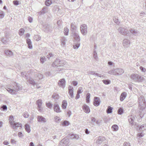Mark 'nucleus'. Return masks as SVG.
Masks as SVG:
<instances>
[{"label":"nucleus","instance_id":"0e129e2a","mask_svg":"<svg viewBox=\"0 0 146 146\" xmlns=\"http://www.w3.org/2000/svg\"><path fill=\"white\" fill-rule=\"evenodd\" d=\"M53 56V55L51 53H49L47 55V57L49 59L50 57Z\"/></svg>","mask_w":146,"mask_h":146},{"label":"nucleus","instance_id":"a878e982","mask_svg":"<svg viewBox=\"0 0 146 146\" xmlns=\"http://www.w3.org/2000/svg\"><path fill=\"white\" fill-rule=\"evenodd\" d=\"M66 40L65 38H62L61 39V45L62 46H64L66 44Z\"/></svg>","mask_w":146,"mask_h":146},{"label":"nucleus","instance_id":"cd10ccee","mask_svg":"<svg viewBox=\"0 0 146 146\" xmlns=\"http://www.w3.org/2000/svg\"><path fill=\"white\" fill-rule=\"evenodd\" d=\"M25 129L28 133H29L30 132V126L29 124H26L25 125Z\"/></svg>","mask_w":146,"mask_h":146},{"label":"nucleus","instance_id":"603ef678","mask_svg":"<svg viewBox=\"0 0 146 146\" xmlns=\"http://www.w3.org/2000/svg\"><path fill=\"white\" fill-rule=\"evenodd\" d=\"M21 74L23 77H25V78L26 80L27 79V77L26 75V74L25 72H21Z\"/></svg>","mask_w":146,"mask_h":146},{"label":"nucleus","instance_id":"f03ea898","mask_svg":"<svg viewBox=\"0 0 146 146\" xmlns=\"http://www.w3.org/2000/svg\"><path fill=\"white\" fill-rule=\"evenodd\" d=\"M139 106L140 108L139 113L140 116L144 114V110L146 106V102L144 97L141 96L138 98Z\"/></svg>","mask_w":146,"mask_h":146},{"label":"nucleus","instance_id":"6ab92c4d","mask_svg":"<svg viewBox=\"0 0 146 146\" xmlns=\"http://www.w3.org/2000/svg\"><path fill=\"white\" fill-rule=\"evenodd\" d=\"M126 95V93L125 92H123L121 94L120 98V100L121 101H123L125 98Z\"/></svg>","mask_w":146,"mask_h":146},{"label":"nucleus","instance_id":"49530a36","mask_svg":"<svg viewBox=\"0 0 146 146\" xmlns=\"http://www.w3.org/2000/svg\"><path fill=\"white\" fill-rule=\"evenodd\" d=\"M103 82L105 84L107 85L110 84V81L109 80H102Z\"/></svg>","mask_w":146,"mask_h":146},{"label":"nucleus","instance_id":"412c9836","mask_svg":"<svg viewBox=\"0 0 146 146\" xmlns=\"http://www.w3.org/2000/svg\"><path fill=\"white\" fill-rule=\"evenodd\" d=\"M70 137L72 139H78L79 138V136L77 134H72L69 135Z\"/></svg>","mask_w":146,"mask_h":146},{"label":"nucleus","instance_id":"4468645a","mask_svg":"<svg viewBox=\"0 0 146 146\" xmlns=\"http://www.w3.org/2000/svg\"><path fill=\"white\" fill-rule=\"evenodd\" d=\"M72 34L73 36L74 39L77 42H80V37L78 34L76 32H75Z\"/></svg>","mask_w":146,"mask_h":146},{"label":"nucleus","instance_id":"9b49d317","mask_svg":"<svg viewBox=\"0 0 146 146\" xmlns=\"http://www.w3.org/2000/svg\"><path fill=\"white\" fill-rule=\"evenodd\" d=\"M37 121L39 122L45 123L46 121V119L41 115L38 116H37Z\"/></svg>","mask_w":146,"mask_h":146},{"label":"nucleus","instance_id":"8fccbe9b","mask_svg":"<svg viewBox=\"0 0 146 146\" xmlns=\"http://www.w3.org/2000/svg\"><path fill=\"white\" fill-rule=\"evenodd\" d=\"M93 57L96 60H97L98 58L97 55V53L96 50H94L93 52Z\"/></svg>","mask_w":146,"mask_h":146},{"label":"nucleus","instance_id":"9d476101","mask_svg":"<svg viewBox=\"0 0 146 146\" xmlns=\"http://www.w3.org/2000/svg\"><path fill=\"white\" fill-rule=\"evenodd\" d=\"M100 102V99L99 98L97 97H94L93 102L94 105V106H97L99 105Z\"/></svg>","mask_w":146,"mask_h":146},{"label":"nucleus","instance_id":"b1692460","mask_svg":"<svg viewBox=\"0 0 146 146\" xmlns=\"http://www.w3.org/2000/svg\"><path fill=\"white\" fill-rule=\"evenodd\" d=\"M27 43L28 45V47L30 48L31 49L32 48V46L31 45V40L29 38H27L26 40Z\"/></svg>","mask_w":146,"mask_h":146},{"label":"nucleus","instance_id":"0eeeda50","mask_svg":"<svg viewBox=\"0 0 146 146\" xmlns=\"http://www.w3.org/2000/svg\"><path fill=\"white\" fill-rule=\"evenodd\" d=\"M114 69L115 75H121L124 72L123 69L121 68H117Z\"/></svg>","mask_w":146,"mask_h":146},{"label":"nucleus","instance_id":"423d86ee","mask_svg":"<svg viewBox=\"0 0 146 146\" xmlns=\"http://www.w3.org/2000/svg\"><path fill=\"white\" fill-rule=\"evenodd\" d=\"M118 31L120 33L125 35L127 34L128 31L125 27H119L118 29Z\"/></svg>","mask_w":146,"mask_h":146},{"label":"nucleus","instance_id":"1a4fd4ad","mask_svg":"<svg viewBox=\"0 0 146 146\" xmlns=\"http://www.w3.org/2000/svg\"><path fill=\"white\" fill-rule=\"evenodd\" d=\"M105 141L104 137L101 136L99 137L97 139L96 143L97 144H100Z\"/></svg>","mask_w":146,"mask_h":146},{"label":"nucleus","instance_id":"774afa93","mask_svg":"<svg viewBox=\"0 0 146 146\" xmlns=\"http://www.w3.org/2000/svg\"><path fill=\"white\" fill-rule=\"evenodd\" d=\"M123 146H130L129 143L125 142L123 144Z\"/></svg>","mask_w":146,"mask_h":146},{"label":"nucleus","instance_id":"c03bdc74","mask_svg":"<svg viewBox=\"0 0 146 146\" xmlns=\"http://www.w3.org/2000/svg\"><path fill=\"white\" fill-rule=\"evenodd\" d=\"M80 43L79 42H78L76 43H75L73 45L74 48V49H77L80 46Z\"/></svg>","mask_w":146,"mask_h":146},{"label":"nucleus","instance_id":"a211bd4d","mask_svg":"<svg viewBox=\"0 0 146 146\" xmlns=\"http://www.w3.org/2000/svg\"><path fill=\"white\" fill-rule=\"evenodd\" d=\"M59 62V59H56L54 62L52 64V66L54 67L60 66Z\"/></svg>","mask_w":146,"mask_h":146},{"label":"nucleus","instance_id":"338daca9","mask_svg":"<svg viewBox=\"0 0 146 146\" xmlns=\"http://www.w3.org/2000/svg\"><path fill=\"white\" fill-rule=\"evenodd\" d=\"M13 3L14 5H18L19 4V1L17 0H15L13 1Z\"/></svg>","mask_w":146,"mask_h":146},{"label":"nucleus","instance_id":"37998d69","mask_svg":"<svg viewBox=\"0 0 146 146\" xmlns=\"http://www.w3.org/2000/svg\"><path fill=\"white\" fill-rule=\"evenodd\" d=\"M68 93L69 94L70 96V97L72 98H73L74 97L73 90H68Z\"/></svg>","mask_w":146,"mask_h":146},{"label":"nucleus","instance_id":"20e7f679","mask_svg":"<svg viewBox=\"0 0 146 146\" xmlns=\"http://www.w3.org/2000/svg\"><path fill=\"white\" fill-rule=\"evenodd\" d=\"M87 27L85 24H83L80 27V30L81 33L83 35H85L87 33Z\"/></svg>","mask_w":146,"mask_h":146},{"label":"nucleus","instance_id":"aec40b11","mask_svg":"<svg viewBox=\"0 0 146 146\" xmlns=\"http://www.w3.org/2000/svg\"><path fill=\"white\" fill-rule=\"evenodd\" d=\"M129 31L134 35L136 36L139 33L137 30H135L134 29H129Z\"/></svg>","mask_w":146,"mask_h":146},{"label":"nucleus","instance_id":"4be33fe9","mask_svg":"<svg viewBox=\"0 0 146 146\" xmlns=\"http://www.w3.org/2000/svg\"><path fill=\"white\" fill-rule=\"evenodd\" d=\"M5 53L6 55L9 57L12 56L13 55V53L11 50H6Z\"/></svg>","mask_w":146,"mask_h":146},{"label":"nucleus","instance_id":"58836bf2","mask_svg":"<svg viewBox=\"0 0 146 146\" xmlns=\"http://www.w3.org/2000/svg\"><path fill=\"white\" fill-rule=\"evenodd\" d=\"M59 66H62L64 65L66 63V62L64 60H59Z\"/></svg>","mask_w":146,"mask_h":146},{"label":"nucleus","instance_id":"e433bc0d","mask_svg":"<svg viewBox=\"0 0 146 146\" xmlns=\"http://www.w3.org/2000/svg\"><path fill=\"white\" fill-rule=\"evenodd\" d=\"M112 127L114 131H117L118 129V127L116 125H113L112 126Z\"/></svg>","mask_w":146,"mask_h":146},{"label":"nucleus","instance_id":"f704fd0d","mask_svg":"<svg viewBox=\"0 0 146 146\" xmlns=\"http://www.w3.org/2000/svg\"><path fill=\"white\" fill-rule=\"evenodd\" d=\"M52 3L51 0H46L45 3L47 6H49Z\"/></svg>","mask_w":146,"mask_h":146},{"label":"nucleus","instance_id":"c756f323","mask_svg":"<svg viewBox=\"0 0 146 146\" xmlns=\"http://www.w3.org/2000/svg\"><path fill=\"white\" fill-rule=\"evenodd\" d=\"M113 108L111 106H109L106 110V112L108 113H111L112 112Z\"/></svg>","mask_w":146,"mask_h":146},{"label":"nucleus","instance_id":"69168bd1","mask_svg":"<svg viewBox=\"0 0 146 146\" xmlns=\"http://www.w3.org/2000/svg\"><path fill=\"white\" fill-rule=\"evenodd\" d=\"M140 69L142 72H145L146 71L144 67L142 66H141L140 67Z\"/></svg>","mask_w":146,"mask_h":146},{"label":"nucleus","instance_id":"393cba45","mask_svg":"<svg viewBox=\"0 0 146 146\" xmlns=\"http://www.w3.org/2000/svg\"><path fill=\"white\" fill-rule=\"evenodd\" d=\"M12 128L13 129H15L16 127H19L21 126V124L19 123H15L13 125H12Z\"/></svg>","mask_w":146,"mask_h":146},{"label":"nucleus","instance_id":"6e6d98bb","mask_svg":"<svg viewBox=\"0 0 146 146\" xmlns=\"http://www.w3.org/2000/svg\"><path fill=\"white\" fill-rule=\"evenodd\" d=\"M5 14L2 11H0V18H3L4 17Z\"/></svg>","mask_w":146,"mask_h":146},{"label":"nucleus","instance_id":"7c9ffc66","mask_svg":"<svg viewBox=\"0 0 146 146\" xmlns=\"http://www.w3.org/2000/svg\"><path fill=\"white\" fill-rule=\"evenodd\" d=\"M146 129V124H143L139 128V130L140 131H143Z\"/></svg>","mask_w":146,"mask_h":146},{"label":"nucleus","instance_id":"864d4df0","mask_svg":"<svg viewBox=\"0 0 146 146\" xmlns=\"http://www.w3.org/2000/svg\"><path fill=\"white\" fill-rule=\"evenodd\" d=\"M62 125L64 126L68 125H69V122L66 120L62 122Z\"/></svg>","mask_w":146,"mask_h":146},{"label":"nucleus","instance_id":"79ce46f5","mask_svg":"<svg viewBox=\"0 0 146 146\" xmlns=\"http://www.w3.org/2000/svg\"><path fill=\"white\" fill-rule=\"evenodd\" d=\"M25 30L23 28L21 29L19 31V34L20 36H22Z\"/></svg>","mask_w":146,"mask_h":146},{"label":"nucleus","instance_id":"2f4dec72","mask_svg":"<svg viewBox=\"0 0 146 146\" xmlns=\"http://www.w3.org/2000/svg\"><path fill=\"white\" fill-rule=\"evenodd\" d=\"M36 103L38 107H41L42 104V100H38L36 101Z\"/></svg>","mask_w":146,"mask_h":146},{"label":"nucleus","instance_id":"680f3d73","mask_svg":"<svg viewBox=\"0 0 146 146\" xmlns=\"http://www.w3.org/2000/svg\"><path fill=\"white\" fill-rule=\"evenodd\" d=\"M113 20L114 21V22L116 23L117 24H118L119 23L118 20L116 19V17H114L113 18Z\"/></svg>","mask_w":146,"mask_h":146},{"label":"nucleus","instance_id":"39448f33","mask_svg":"<svg viewBox=\"0 0 146 146\" xmlns=\"http://www.w3.org/2000/svg\"><path fill=\"white\" fill-rule=\"evenodd\" d=\"M69 139L68 138H64L60 141V146H67L69 145Z\"/></svg>","mask_w":146,"mask_h":146},{"label":"nucleus","instance_id":"ea45409f","mask_svg":"<svg viewBox=\"0 0 146 146\" xmlns=\"http://www.w3.org/2000/svg\"><path fill=\"white\" fill-rule=\"evenodd\" d=\"M69 29L66 27H65L64 30V32L65 35H68Z\"/></svg>","mask_w":146,"mask_h":146},{"label":"nucleus","instance_id":"72a5a7b5","mask_svg":"<svg viewBox=\"0 0 146 146\" xmlns=\"http://www.w3.org/2000/svg\"><path fill=\"white\" fill-rule=\"evenodd\" d=\"M46 60V58L45 56L41 57L40 59V61L42 64Z\"/></svg>","mask_w":146,"mask_h":146},{"label":"nucleus","instance_id":"7ed1b4c3","mask_svg":"<svg viewBox=\"0 0 146 146\" xmlns=\"http://www.w3.org/2000/svg\"><path fill=\"white\" fill-rule=\"evenodd\" d=\"M131 79L135 82H141L143 80V76L137 74H134L130 76Z\"/></svg>","mask_w":146,"mask_h":146},{"label":"nucleus","instance_id":"bb28decb","mask_svg":"<svg viewBox=\"0 0 146 146\" xmlns=\"http://www.w3.org/2000/svg\"><path fill=\"white\" fill-rule=\"evenodd\" d=\"M67 102L66 100H63L62 103V107L63 109H65L66 108L67 106Z\"/></svg>","mask_w":146,"mask_h":146},{"label":"nucleus","instance_id":"5fc2aeb1","mask_svg":"<svg viewBox=\"0 0 146 146\" xmlns=\"http://www.w3.org/2000/svg\"><path fill=\"white\" fill-rule=\"evenodd\" d=\"M23 116L25 118H28L29 116V114L28 113H27V112H25L23 114Z\"/></svg>","mask_w":146,"mask_h":146},{"label":"nucleus","instance_id":"c9c22d12","mask_svg":"<svg viewBox=\"0 0 146 146\" xmlns=\"http://www.w3.org/2000/svg\"><path fill=\"white\" fill-rule=\"evenodd\" d=\"M90 96V94L89 93H88L86 95V100L87 103H89L90 102L89 99Z\"/></svg>","mask_w":146,"mask_h":146},{"label":"nucleus","instance_id":"5701e85b","mask_svg":"<svg viewBox=\"0 0 146 146\" xmlns=\"http://www.w3.org/2000/svg\"><path fill=\"white\" fill-rule=\"evenodd\" d=\"M9 122L10 124L12 125L15 123V121H14V118L13 116L10 115L9 119Z\"/></svg>","mask_w":146,"mask_h":146},{"label":"nucleus","instance_id":"6e6552de","mask_svg":"<svg viewBox=\"0 0 146 146\" xmlns=\"http://www.w3.org/2000/svg\"><path fill=\"white\" fill-rule=\"evenodd\" d=\"M128 119L129 124L131 126L133 125L135 119V117L134 115H131L128 116Z\"/></svg>","mask_w":146,"mask_h":146},{"label":"nucleus","instance_id":"bf43d9fd","mask_svg":"<svg viewBox=\"0 0 146 146\" xmlns=\"http://www.w3.org/2000/svg\"><path fill=\"white\" fill-rule=\"evenodd\" d=\"M115 71L114 69L111 70L110 71L108 72V73L110 74H113L114 75H115Z\"/></svg>","mask_w":146,"mask_h":146},{"label":"nucleus","instance_id":"4d7b16f0","mask_svg":"<svg viewBox=\"0 0 146 146\" xmlns=\"http://www.w3.org/2000/svg\"><path fill=\"white\" fill-rule=\"evenodd\" d=\"M54 120L56 122H58L61 119L59 117L56 116L54 118Z\"/></svg>","mask_w":146,"mask_h":146},{"label":"nucleus","instance_id":"473e14b6","mask_svg":"<svg viewBox=\"0 0 146 146\" xmlns=\"http://www.w3.org/2000/svg\"><path fill=\"white\" fill-rule=\"evenodd\" d=\"M47 9L46 7H44L43 8L42 11L40 13V15L43 14L47 12Z\"/></svg>","mask_w":146,"mask_h":146},{"label":"nucleus","instance_id":"ddd939ff","mask_svg":"<svg viewBox=\"0 0 146 146\" xmlns=\"http://www.w3.org/2000/svg\"><path fill=\"white\" fill-rule=\"evenodd\" d=\"M130 44V41L127 39H125L123 40V44L125 47H128L129 46Z\"/></svg>","mask_w":146,"mask_h":146},{"label":"nucleus","instance_id":"09e8293b","mask_svg":"<svg viewBox=\"0 0 146 146\" xmlns=\"http://www.w3.org/2000/svg\"><path fill=\"white\" fill-rule=\"evenodd\" d=\"M1 110L3 111L7 110V107L5 105H3L1 107Z\"/></svg>","mask_w":146,"mask_h":146},{"label":"nucleus","instance_id":"052dcab7","mask_svg":"<svg viewBox=\"0 0 146 146\" xmlns=\"http://www.w3.org/2000/svg\"><path fill=\"white\" fill-rule=\"evenodd\" d=\"M94 75H95V76H97L98 77H104V75H101V74H99L96 73L95 72L94 73Z\"/></svg>","mask_w":146,"mask_h":146},{"label":"nucleus","instance_id":"f257e3e1","mask_svg":"<svg viewBox=\"0 0 146 146\" xmlns=\"http://www.w3.org/2000/svg\"><path fill=\"white\" fill-rule=\"evenodd\" d=\"M11 88L7 87L6 90L12 95L17 94L18 91L22 89L21 86L15 82H14L11 84Z\"/></svg>","mask_w":146,"mask_h":146},{"label":"nucleus","instance_id":"de8ad7c7","mask_svg":"<svg viewBox=\"0 0 146 146\" xmlns=\"http://www.w3.org/2000/svg\"><path fill=\"white\" fill-rule=\"evenodd\" d=\"M123 110L122 108H120L118 110V113L120 115L122 114L123 113Z\"/></svg>","mask_w":146,"mask_h":146},{"label":"nucleus","instance_id":"f3484780","mask_svg":"<svg viewBox=\"0 0 146 146\" xmlns=\"http://www.w3.org/2000/svg\"><path fill=\"white\" fill-rule=\"evenodd\" d=\"M54 109L56 112H60L61 111L59 105L57 104H54Z\"/></svg>","mask_w":146,"mask_h":146},{"label":"nucleus","instance_id":"13d9d810","mask_svg":"<svg viewBox=\"0 0 146 146\" xmlns=\"http://www.w3.org/2000/svg\"><path fill=\"white\" fill-rule=\"evenodd\" d=\"M58 95L55 94L52 96V98L55 100L58 99Z\"/></svg>","mask_w":146,"mask_h":146},{"label":"nucleus","instance_id":"dca6fc26","mask_svg":"<svg viewBox=\"0 0 146 146\" xmlns=\"http://www.w3.org/2000/svg\"><path fill=\"white\" fill-rule=\"evenodd\" d=\"M83 110L86 113H88L90 112V109L89 107L86 104H84L82 106Z\"/></svg>","mask_w":146,"mask_h":146},{"label":"nucleus","instance_id":"a19ab883","mask_svg":"<svg viewBox=\"0 0 146 146\" xmlns=\"http://www.w3.org/2000/svg\"><path fill=\"white\" fill-rule=\"evenodd\" d=\"M36 75L39 79H41L43 78V75L41 74L37 73L36 74Z\"/></svg>","mask_w":146,"mask_h":146},{"label":"nucleus","instance_id":"c85d7f7f","mask_svg":"<svg viewBox=\"0 0 146 146\" xmlns=\"http://www.w3.org/2000/svg\"><path fill=\"white\" fill-rule=\"evenodd\" d=\"M28 81L30 84L32 85H35L36 84L34 80L31 78H29Z\"/></svg>","mask_w":146,"mask_h":146},{"label":"nucleus","instance_id":"4c0bfd02","mask_svg":"<svg viewBox=\"0 0 146 146\" xmlns=\"http://www.w3.org/2000/svg\"><path fill=\"white\" fill-rule=\"evenodd\" d=\"M46 106L50 109H51L52 108V104L50 102L46 103Z\"/></svg>","mask_w":146,"mask_h":146},{"label":"nucleus","instance_id":"2eb2a0df","mask_svg":"<svg viewBox=\"0 0 146 146\" xmlns=\"http://www.w3.org/2000/svg\"><path fill=\"white\" fill-rule=\"evenodd\" d=\"M65 81L64 79L60 80L58 82V85L61 87L64 88L65 86Z\"/></svg>","mask_w":146,"mask_h":146},{"label":"nucleus","instance_id":"e2e57ef3","mask_svg":"<svg viewBox=\"0 0 146 146\" xmlns=\"http://www.w3.org/2000/svg\"><path fill=\"white\" fill-rule=\"evenodd\" d=\"M82 88L80 87L78 88V90L77 91V93L80 94L82 93Z\"/></svg>","mask_w":146,"mask_h":146},{"label":"nucleus","instance_id":"3c124183","mask_svg":"<svg viewBox=\"0 0 146 146\" xmlns=\"http://www.w3.org/2000/svg\"><path fill=\"white\" fill-rule=\"evenodd\" d=\"M34 38L36 40L38 41L40 40V38L39 36L36 35L35 36Z\"/></svg>","mask_w":146,"mask_h":146},{"label":"nucleus","instance_id":"a18cd8bd","mask_svg":"<svg viewBox=\"0 0 146 146\" xmlns=\"http://www.w3.org/2000/svg\"><path fill=\"white\" fill-rule=\"evenodd\" d=\"M51 29V27L49 25H47L45 29V31L46 32H48Z\"/></svg>","mask_w":146,"mask_h":146},{"label":"nucleus","instance_id":"f8f14e48","mask_svg":"<svg viewBox=\"0 0 146 146\" xmlns=\"http://www.w3.org/2000/svg\"><path fill=\"white\" fill-rule=\"evenodd\" d=\"M71 29L72 31V33L77 32V27L75 25V23H72L71 24Z\"/></svg>","mask_w":146,"mask_h":146}]
</instances>
